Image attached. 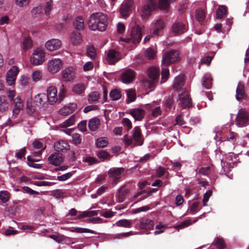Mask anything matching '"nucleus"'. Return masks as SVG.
Wrapping results in <instances>:
<instances>
[{
    "label": "nucleus",
    "mask_w": 249,
    "mask_h": 249,
    "mask_svg": "<svg viewBox=\"0 0 249 249\" xmlns=\"http://www.w3.org/2000/svg\"><path fill=\"white\" fill-rule=\"evenodd\" d=\"M97 156L99 159L104 160L109 158L110 154L106 151L102 150L98 153Z\"/></svg>",
    "instance_id": "nucleus-57"
},
{
    "label": "nucleus",
    "mask_w": 249,
    "mask_h": 249,
    "mask_svg": "<svg viewBox=\"0 0 249 249\" xmlns=\"http://www.w3.org/2000/svg\"><path fill=\"white\" fill-rule=\"evenodd\" d=\"M136 73L132 69H128L123 71L121 74V81L124 84H128L134 80Z\"/></svg>",
    "instance_id": "nucleus-11"
},
{
    "label": "nucleus",
    "mask_w": 249,
    "mask_h": 249,
    "mask_svg": "<svg viewBox=\"0 0 249 249\" xmlns=\"http://www.w3.org/2000/svg\"><path fill=\"white\" fill-rule=\"evenodd\" d=\"M74 28L77 31H83L85 28L84 19L82 16H78L73 21Z\"/></svg>",
    "instance_id": "nucleus-24"
},
{
    "label": "nucleus",
    "mask_w": 249,
    "mask_h": 249,
    "mask_svg": "<svg viewBox=\"0 0 249 249\" xmlns=\"http://www.w3.org/2000/svg\"><path fill=\"white\" fill-rule=\"evenodd\" d=\"M48 160L50 161L52 164L58 166L63 161L62 154L60 153L53 154L48 158Z\"/></svg>",
    "instance_id": "nucleus-18"
},
{
    "label": "nucleus",
    "mask_w": 249,
    "mask_h": 249,
    "mask_svg": "<svg viewBox=\"0 0 249 249\" xmlns=\"http://www.w3.org/2000/svg\"><path fill=\"white\" fill-rule=\"evenodd\" d=\"M72 175V174L71 172L67 173L61 176H57V179L59 181H65L69 179Z\"/></svg>",
    "instance_id": "nucleus-62"
},
{
    "label": "nucleus",
    "mask_w": 249,
    "mask_h": 249,
    "mask_svg": "<svg viewBox=\"0 0 249 249\" xmlns=\"http://www.w3.org/2000/svg\"><path fill=\"white\" fill-rule=\"evenodd\" d=\"M72 232H75L77 233H83V232H87V233H93L94 231L85 228H76L73 230H71Z\"/></svg>",
    "instance_id": "nucleus-54"
},
{
    "label": "nucleus",
    "mask_w": 249,
    "mask_h": 249,
    "mask_svg": "<svg viewBox=\"0 0 249 249\" xmlns=\"http://www.w3.org/2000/svg\"><path fill=\"white\" fill-rule=\"evenodd\" d=\"M130 114L136 121H141L144 117L145 111L141 108H133L130 110Z\"/></svg>",
    "instance_id": "nucleus-21"
},
{
    "label": "nucleus",
    "mask_w": 249,
    "mask_h": 249,
    "mask_svg": "<svg viewBox=\"0 0 249 249\" xmlns=\"http://www.w3.org/2000/svg\"><path fill=\"white\" fill-rule=\"evenodd\" d=\"M212 78L210 75H205L203 78L202 85L207 89H210L212 85Z\"/></svg>",
    "instance_id": "nucleus-37"
},
{
    "label": "nucleus",
    "mask_w": 249,
    "mask_h": 249,
    "mask_svg": "<svg viewBox=\"0 0 249 249\" xmlns=\"http://www.w3.org/2000/svg\"><path fill=\"white\" fill-rule=\"evenodd\" d=\"M184 84V80L183 76L179 75L175 78L173 88L175 90L178 91L182 88Z\"/></svg>",
    "instance_id": "nucleus-28"
},
{
    "label": "nucleus",
    "mask_w": 249,
    "mask_h": 249,
    "mask_svg": "<svg viewBox=\"0 0 249 249\" xmlns=\"http://www.w3.org/2000/svg\"><path fill=\"white\" fill-rule=\"evenodd\" d=\"M179 58V53L178 51L172 50L165 53L162 55V65L167 67L170 64L177 62Z\"/></svg>",
    "instance_id": "nucleus-3"
},
{
    "label": "nucleus",
    "mask_w": 249,
    "mask_h": 249,
    "mask_svg": "<svg viewBox=\"0 0 249 249\" xmlns=\"http://www.w3.org/2000/svg\"><path fill=\"white\" fill-rule=\"evenodd\" d=\"M62 67V62L59 58H53L49 60L48 63V71L52 73L57 72Z\"/></svg>",
    "instance_id": "nucleus-10"
},
{
    "label": "nucleus",
    "mask_w": 249,
    "mask_h": 249,
    "mask_svg": "<svg viewBox=\"0 0 249 249\" xmlns=\"http://www.w3.org/2000/svg\"><path fill=\"white\" fill-rule=\"evenodd\" d=\"M45 60V53L41 49H37L34 51L31 58V63L35 65H39Z\"/></svg>",
    "instance_id": "nucleus-7"
},
{
    "label": "nucleus",
    "mask_w": 249,
    "mask_h": 249,
    "mask_svg": "<svg viewBox=\"0 0 249 249\" xmlns=\"http://www.w3.org/2000/svg\"><path fill=\"white\" fill-rule=\"evenodd\" d=\"M129 193V190L128 189L124 188V186H122L117 191L116 195L117 201L119 203L124 202Z\"/></svg>",
    "instance_id": "nucleus-19"
},
{
    "label": "nucleus",
    "mask_w": 249,
    "mask_h": 249,
    "mask_svg": "<svg viewBox=\"0 0 249 249\" xmlns=\"http://www.w3.org/2000/svg\"><path fill=\"white\" fill-rule=\"evenodd\" d=\"M87 23L90 30L103 32L108 25V17L102 12H95L89 16Z\"/></svg>",
    "instance_id": "nucleus-1"
},
{
    "label": "nucleus",
    "mask_w": 249,
    "mask_h": 249,
    "mask_svg": "<svg viewBox=\"0 0 249 249\" xmlns=\"http://www.w3.org/2000/svg\"><path fill=\"white\" fill-rule=\"evenodd\" d=\"M109 96L112 100L117 101L121 98L122 94L119 90L113 89L111 90Z\"/></svg>",
    "instance_id": "nucleus-42"
},
{
    "label": "nucleus",
    "mask_w": 249,
    "mask_h": 249,
    "mask_svg": "<svg viewBox=\"0 0 249 249\" xmlns=\"http://www.w3.org/2000/svg\"><path fill=\"white\" fill-rule=\"evenodd\" d=\"M61 45V41L57 39L48 40V50L53 51L58 49Z\"/></svg>",
    "instance_id": "nucleus-25"
},
{
    "label": "nucleus",
    "mask_w": 249,
    "mask_h": 249,
    "mask_svg": "<svg viewBox=\"0 0 249 249\" xmlns=\"http://www.w3.org/2000/svg\"><path fill=\"white\" fill-rule=\"evenodd\" d=\"M126 93L128 100L127 101V103L133 102L135 100L136 95L134 90L132 89H128L126 91Z\"/></svg>",
    "instance_id": "nucleus-46"
},
{
    "label": "nucleus",
    "mask_w": 249,
    "mask_h": 249,
    "mask_svg": "<svg viewBox=\"0 0 249 249\" xmlns=\"http://www.w3.org/2000/svg\"><path fill=\"white\" fill-rule=\"evenodd\" d=\"M23 48L25 51L30 49L32 47V42L31 39L25 38L23 42Z\"/></svg>",
    "instance_id": "nucleus-52"
},
{
    "label": "nucleus",
    "mask_w": 249,
    "mask_h": 249,
    "mask_svg": "<svg viewBox=\"0 0 249 249\" xmlns=\"http://www.w3.org/2000/svg\"><path fill=\"white\" fill-rule=\"evenodd\" d=\"M31 0H16V4L19 7L27 6L30 3Z\"/></svg>",
    "instance_id": "nucleus-61"
},
{
    "label": "nucleus",
    "mask_w": 249,
    "mask_h": 249,
    "mask_svg": "<svg viewBox=\"0 0 249 249\" xmlns=\"http://www.w3.org/2000/svg\"><path fill=\"white\" fill-rule=\"evenodd\" d=\"M77 108V104L75 103L69 104L68 106H65L58 111L59 113L63 116H67L72 113Z\"/></svg>",
    "instance_id": "nucleus-14"
},
{
    "label": "nucleus",
    "mask_w": 249,
    "mask_h": 249,
    "mask_svg": "<svg viewBox=\"0 0 249 249\" xmlns=\"http://www.w3.org/2000/svg\"><path fill=\"white\" fill-rule=\"evenodd\" d=\"M75 76L74 69L72 67L66 68L62 72V78L65 82L72 81Z\"/></svg>",
    "instance_id": "nucleus-13"
},
{
    "label": "nucleus",
    "mask_w": 249,
    "mask_h": 249,
    "mask_svg": "<svg viewBox=\"0 0 249 249\" xmlns=\"http://www.w3.org/2000/svg\"><path fill=\"white\" fill-rule=\"evenodd\" d=\"M57 89L55 87L51 86L48 88V102L53 105L57 100Z\"/></svg>",
    "instance_id": "nucleus-15"
},
{
    "label": "nucleus",
    "mask_w": 249,
    "mask_h": 249,
    "mask_svg": "<svg viewBox=\"0 0 249 249\" xmlns=\"http://www.w3.org/2000/svg\"><path fill=\"white\" fill-rule=\"evenodd\" d=\"M97 214L98 212L96 211H85L77 216V219H81L84 217L97 215Z\"/></svg>",
    "instance_id": "nucleus-45"
},
{
    "label": "nucleus",
    "mask_w": 249,
    "mask_h": 249,
    "mask_svg": "<svg viewBox=\"0 0 249 249\" xmlns=\"http://www.w3.org/2000/svg\"><path fill=\"white\" fill-rule=\"evenodd\" d=\"M174 104V99L173 95L170 96L165 101V105L167 108L171 109Z\"/></svg>",
    "instance_id": "nucleus-55"
},
{
    "label": "nucleus",
    "mask_w": 249,
    "mask_h": 249,
    "mask_svg": "<svg viewBox=\"0 0 249 249\" xmlns=\"http://www.w3.org/2000/svg\"><path fill=\"white\" fill-rule=\"evenodd\" d=\"M236 124L239 127H244L249 124V115L243 108L239 109L235 119Z\"/></svg>",
    "instance_id": "nucleus-5"
},
{
    "label": "nucleus",
    "mask_w": 249,
    "mask_h": 249,
    "mask_svg": "<svg viewBox=\"0 0 249 249\" xmlns=\"http://www.w3.org/2000/svg\"><path fill=\"white\" fill-rule=\"evenodd\" d=\"M17 101L15 103V106L13 110V115L16 116L18 115L20 110L22 109L23 106L20 98L18 96L16 97Z\"/></svg>",
    "instance_id": "nucleus-27"
},
{
    "label": "nucleus",
    "mask_w": 249,
    "mask_h": 249,
    "mask_svg": "<svg viewBox=\"0 0 249 249\" xmlns=\"http://www.w3.org/2000/svg\"><path fill=\"white\" fill-rule=\"evenodd\" d=\"M206 17V13L201 8L197 9L196 11V20L201 23L203 22Z\"/></svg>",
    "instance_id": "nucleus-31"
},
{
    "label": "nucleus",
    "mask_w": 249,
    "mask_h": 249,
    "mask_svg": "<svg viewBox=\"0 0 249 249\" xmlns=\"http://www.w3.org/2000/svg\"><path fill=\"white\" fill-rule=\"evenodd\" d=\"M185 25L182 22H176L172 26V31L176 35H181L187 31Z\"/></svg>",
    "instance_id": "nucleus-16"
},
{
    "label": "nucleus",
    "mask_w": 249,
    "mask_h": 249,
    "mask_svg": "<svg viewBox=\"0 0 249 249\" xmlns=\"http://www.w3.org/2000/svg\"><path fill=\"white\" fill-rule=\"evenodd\" d=\"M42 76L41 72L38 71H34L32 75V79L34 82H37L41 80Z\"/></svg>",
    "instance_id": "nucleus-53"
},
{
    "label": "nucleus",
    "mask_w": 249,
    "mask_h": 249,
    "mask_svg": "<svg viewBox=\"0 0 249 249\" xmlns=\"http://www.w3.org/2000/svg\"><path fill=\"white\" fill-rule=\"evenodd\" d=\"M143 192H140L139 193H138L137 194H136L134 196V199H137V201H136L135 203H137V202L143 200L145 198H146L147 197L150 196L151 195V192H149L148 193L147 195H143Z\"/></svg>",
    "instance_id": "nucleus-50"
},
{
    "label": "nucleus",
    "mask_w": 249,
    "mask_h": 249,
    "mask_svg": "<svg viewBox=\"0 0 249 249\" xmlns=\"http://www.w3.org/2000/svg\"><path fill=\"white\" fill-rule=\"evenodd\" d=\"M133 140L138 143V145L143 144V140L142 139V132L139 126H135L133 134Z\"/></svg>",
    "instance_id": "nucleus-22"
},
{
    "label": "nucleus",
    "mask_w": 249,
    "mask_h": 249,
    "mask_svg": "<svg viewBox=\"0 0 249 249\" xmlns=\"http://www.w3.org/2000/svg\"><path fill=\"white\" fill-rule=\"evenodd\" d=\"M148 76L149 79L145 81V85L149 89L155 86L160 75L159 69L154 67L149 68L147 71Z\"/></svg>",
    "instance_id": "nucleus-2"
},
{
    "label": "nucleus",
    "mask_w": 249,
    "mask_h": 249,
    "mask_svg": "<svg viewBox=\"0 0 249 249\" xmlns=\"http://www.w3.org/2000/svg\"><path fill=\"white\" fill-rule=\"evenodd\" d=\"M214 243L218 249H224L226 248L224 241L220 238H216L214 240Z\"/></svg>",
    "instance_id": "nucleus-48"
},
{
    "label": "nucleus",
    "mask_w": 249,
    "mask_h": 249,
    "mask_svg": "<svg viewBox=\"0 0 249 249\" xmlns=\"http://www.w3.org/2000/svg\"><path fill=\"white\" fill-rule=\"evenodd\" d=\"M108 144V140L106 137H101L97 139L96 144L98 148H104Z\"/></svg>",
    "instance_id": "nucleus-41"
},
{
    "label": "nucleus",
    "mask_w": 249,
    "mask_h": 249,
    "mask_svg": "<svg viewBox=\"0 0 249 249\" xmlns=\"http://www.w3.org/2000/svg\"><path fill=\"white\" fill-rule=\"evenodd\" d=\"M25 153H26V150H25V148L21 149L16 152L15 157L18 159L21 160L22 159V158H23L24 159H25L24 156L25 155Z\"/></svg>",
    "instance_id": "nucleus-60"
},
{
    "label": "nucleus",
    "mask_w": 249,
    "mask_h": 249,
    "mask_svg": "<svg viewBox=\"0 0 249 249\" xmlns=\"http://www.w3.org/2000/svg\"><path fill=\"white\" fill-rule=\"evenodd\" d=\"M33 146L35 148L39 150H44L46 146L38 140H35L33 143Z\"/></svg>",
    "instance_id": "nucleus-56"
},
{
    "label": "nucleus",
    "mask_w": 249,
    "mask_h": 249,
    "mask_svg": "<svg viewBox=\"0 0 249 249\" xmlns=\"http://www.w3.org/2000/svg\"><path fill=\"white\" fill-rule=\"evenodd\" d=\"M236 99L238 101H240L247 97V94L245 91V87L241 82L239 83L236 90Z\"/></svg>",
    "instance_id": "nucleus-23"
},
{
    "label": "nucleus",
    "mask_w": 249,
    "mask_h": 249,
    "mask_svg": "<svg viewBox=\"0 0 249 249\" xmlns=\"http://www.w3.org/2000/svg\"><path fill=\"white\" fill-rule=\"evenodd\" d=\"M100 98V94L97 91H92L88 96V100L89 103L96 102Z\"/></svg>",
    "instance_id": "nucleus-34"
},
{
    "label": "nucleus",
    "mask_w": 249,
    "mask_h": 249,
    "mask_svg": "<svg viewBox=\"0 0 249 249\" xmlns=\"http://www.w3.org/2000/svg\"><path fill=\"white\" fill-rule=\"evenodd\" d=\"M156 51L151 48L146 50L144 53L145 56L148 59H153L156 56Z\"/></svg>",
    "instance_id": "nucleus-44"
},
{
    "label": "nucleus",
    "mask_w": 249,
    "mask_h": 249,
    "mask_svg": "<svg viewBox=\"0 0 249 249\" xmlns=\"http://www.w3.org/2000/svg\"><path fill=\"white\" fill-rule=\"evenodd\" d=\"M75 120V116L74 115H71L70 118L65 121L60 125V126L62 128H67V127L71 126L74 124Z\"/></svg>",
    "instance_id": "nucleus-38"
},
{
    "label": "nucleus",
    "mask_w": 249,
    "mask_h": 249,
    "mask_svg": "<svg viewBox=\"0 0 249 249\" xmlns=\"http://www.w3.org/2000/svg\"><path fill=\"white\" fill-rule=\"evenodd\" d=\"M169 75V71L167 68H162L161 72V78L164 81H166Z\"/></svg>",
    "instance_id": "nucleus-58"
},
{
    "label": "nucleus",
    "mask_w": 249,
    "mask_h": 249,
    "mask_svg": "<svg viewBox=\"0 0 249 249\" xmlns=\"http://www.w3.org/2000/svg\"><path fill=\"white\" fill-rule=\"evenodd\" d=\"M228 8L225 5H220L216 11V16L218 18H222L227 14Z\"/></svg>",
    "instance_id": "nucleus-32"
},
{
    "label": "nucleus",
    "mask_w": 249,
    "mask_h": 249,
    "mask_svg": "<svg viewBox=\"0 0 249 249\" xmlns=\"http://www.w3.org/2000/svg\"><path fill=\"white\" fill-rule=\"evenodd\" d=\"M178 105L184 108L192 107V100L188 92L186 90H184L178 94Z\"/></svg>",
    "instance_id": "nucleus-6"
},
{
    "label": "nucleus",
    "mask_w": 249,
    "mask_h": 249,
    "mask_svg": "<svg viewBox=\"0 0 249 249\" xmlns=\"http://www.w3.org/2000/svg\"><path fill=\"white\" fill-rule=\"evenodd\" d=\"M132 4L131 1H125L120 7V13L122 16L128 17L132 9Z\"/></svg>",
    "instance_id": "nucleus-20"
},
{
    "label": "nucleus",
    "mask_w": 249,
    "mask_h": 249,
    "mask_svg": "<svg viewBox=\"0 0 249 249\" xmlns=\"http://www.w3.org/2000/svg\"><path fill=\"white\" fill-rule=\"evenodd\" d=\"M122 58L121 53L114 49L108 50L106 57V60L109 65H114Z\"/></svg>",
    "instance_id": "nucleus-8"
},
{
    "label": "nucleus",
    "mask_w": 249,
    "mask_h": 249,
    "mask_svg": "<svg viewBox=\"0 0 249 249\" xmlns=\"http://www.w3.org/2000/svg\"><path fill=\"white\" fill-rule=\"evenodd\" d=\"M18 71V68L16 66H13L7 71L6 74V83L9 86H12L15 84Z\"/></svg>",
    "instance_id": "nucleus-12"
},
{
    "label": "nucleus",
    "mask_w": 249,
    "mask_h": 249,
    "mask_svg": "<svg viewBox=\"0 0 249 249\" xmlns=\"http://www.w3.org/2000/svg\"><path fill=\"white\" fill-rule=\"evenodd\" d=\"M7 96L10 100L13 101L14 103L16 102V98L15 99L16 96V92L15 90H8L7 91Z\"/></svg>",
    "instance_id": "nucleus-64"
},
{
    "label": "nucleus",
    "mask_w": 249,
    "mask_h": 249,
    "mask_svg": "<svg viewBox=\"0 0 249 249\" xmlns=\"http://www.w3.org/2000/svg\"><path fill=\"white\" fill-rule=\"evenodd\" d=\"M72 143L74 144H75L76 145H78L81 144V142H82V138L79 134L76 133H73L72 135Z\"/></svg>",
    "instance_id": "nucleus-51"
},
{
    "label": "nucleus",
    "mask_w": 249,
    "mask_h": 249,
    "mask_svg": "<svg viewBox=\"0 0 249 249\" xmlns=\"http://www.w3.org/2000/svg\"><path fill=\"white\" fill-rule=\"evenodd\" d=\"M159 6L160 9L167 11L170 6V2L168 0H159Z\"/></svg>",
    "instance_id": "nucleus-47"
},
{
    "label": "nucleus",
    "mask_w": 249,
    "mask_h": 249,
    "mask_svg": "<svg viewBox=\"0 0 249 249\" xmlns=\"http://www.w3.org/2000/svg\"><path fill=\"white\" fill-rule=\"evenodd\" d=\"M124 171L123 168H113L109 170V174L112 177H120V175Z\"/></svg>",
    "instance_id": "nucleus-39"
},
{
    "label": "nucleus",
    "mask_w": 249,
    "mask_h": 249,
    "mask_svg": "<svg viewBox=\"0 0 249 249\" xmlns=\"http://www.w3.org/2000/svg\"><path fill=\"white\" fill-rule=\"evenodd\" d=\"M10 194L7 191L5 190L0 191V201L6 203L9 201L10 199Z\"/></svg>",
    "instance_id": "nucleus-40"
},
{
    "label": "nucleus",
    "mask_w": 249,
    "mask_h": 249,
    "mask_svg": "<svg viewBox=\"0 0 249 249\" xmlns=\"http://www.w3.org/2000/svg\"><path fill=\"white\" fill-rule=\"evenodd\" d=\"M71 40L73 45H79L82 41L81 33L79 32H73L71 36Z\"/></svg>",
    "instance_id": "nucleus-29"
},
{
    "label": "nucleus",
    "mask_w": 249,
    "mask_h": 249,
    "mask_svg": "<svg viewBox=\"0 0 249 249\" xmlns=\"http://www.w3.org/2000/svg\"><path fill=\"white\" fill-rule=\"evenodd\" d=\"M157 7L156 0H148L146 4L143 6L142 9V16L143 18H147L151 12L155 10Z\"/></svg>",
    "instance_id": "nucleus-9"
},
{
    "label": "nucleus",
    "mask_w": 249,
    "mask_h": 249,
    "mask_svg": "<svg viewBox=\"0 0 249 249\" xmlns=\"http://www.w3.org/2000/svg\"><path fill=\"white\" fill-rule=\"evenodd\" d=\"M154 226V221L152 220L146 218L141 220L139 227L142 230L147 231L153 230Z\"/></svg>",
    "instance_id": "nucleus-17"
},
{
    "label": "nucleus",
    "mask_w": 249,
    "mask_h": 249,
    "mask_svg": "<svg viewBox=\"0 0 249 249\" xmlns=\"http://www.w3.org/2000/svg\"><path fill=\"white\" fill-rule=\"evenodd\" d=\"M22 189L23 193L29 194L30 195L39 194V193L38 192L34 191L27 186L23 187Z\"/></svg>",
    "instance_id": "nucleus-59"
},
{
    "label": "nucleus",
    "mask_w": 249,
    "mask_h": 249,
    "mask_svg": "<svg viewBox=\"0 0 249 249\" xmlns=\"http://www.w3.org/2000/svg\"><path fill=\"white\" fill-rule=\"evenodd\" d=\"M9 104L6 101L5 97L0 96V112L3 113L8 109Z\"/></svg>",
    "instance_id": "nucleus-35"
},
{
    "label": "nucleus",
    "mask_w": 249,
    "mask_h": 249,
    "mask_svg": "<svg viewBox=\"0 0 249 249\" xmlns=\"http://www.w3.org/2000/svg\"><path fill=\"white\" fill-rule=\"evenodd\" d=\"M100 124V120L97 118H93L91 119L88 124V127L90 130L94 131L96 130Z\"/></svg>",
    "instance_id": "nucleus-30"
},
{
    "label": "nucleus",
    "mask_w": 249,
    "mask_h": 249,
    "mask_svg": "<svg viewBox=\"0 0 249 249\" xmlns=\"http://www.w3.org/2000/svg\"><path fill=\"white\" fill-rule=\"evenodd\" d=\"M142 31L140 26L136 25L131 30L130 38H125L123 40L126 43L131 41L133 44L139 43L142 40Z\"/></svg>",
    "instance_id": "nucleus-4"
},
{
    "label": "nucleus",
    "mask_w": 249,
    "mask_h": 249,
    "mask_svg": "<svg viewBox=\"0 0 249 249\" xmlns=\"http://www.w3.org/2000/svg\"><path fill=\"white\" fill-rule=\"evenodd\" d=\"M87 55L90 57L91 59H94L96 56V53L95 48L93 46H90L87 49Z\"/></svg>",
    "instance_id": "nucleus-49"
},
{
    "label": "nucleus",
    "mask_w": 249,
    "mask_h": 249,
    "mask_svg": "<svg viewBox=\"0 0 249 249\" xmlns=\"http://www.w3.org/2000/svg\"><path fill=\"white\" fill-rule=\"evenodd\" d=\"M212 194V191L211 190H208L205 193L203 198V203L204 206L206 205L207 202L208 201L209 198L211 196Z\"/></svg>",
    "instance_id": "nucleus-63"
},
{
    "label": "nucleus",
    "mask_w": 249,
    "mask_h": 249,
    "mask_svg": "<svg viewBox=\"0 0 249 249\" xmlns=\"http://www.w3.org/2000/svg\"><path fill=\"white\" fill-rule=\"evenodd\" d=\"M85 89L86 88L84 84L79 83L73 86L72 91L75 94L80 95L84 92Z\"/></svg>",
    "instance_id": "nucleus-36"
},
{
    "label": "nucleus",
    "mask_w": 249,
    "mask_h": 249,
    "mask_svg": "<svg viewBox=\"0 0 249 249\" xmlns=\"http://www.w3.org/2000/svg\"><path fill=\"white\" fill-rule=\"evenodd\" d=\"M54 147L55 150L61 151L67 150L69 149V144L65 141H60L56 142L54 144Z\"/></svg>",
    "instance_id": "nucleus-26"
},
{
    "label": "nucleus",
    "mask_w": 249,
    "mask_h": 249,
    "mask_svg": "<svg viewBox=\"0 0 249 249\" xmlns=\"http://www.w3.org/2000/svg\"><path fill=\"white\" fill-rule=\"evenodd\" d=\"M46 99L47 96L46 94L44 93H40L35 96V102L37 106H40L45 104Z\"/></svg>",
    "instance_id": "nucleus-33"
},
{
    "label": "nucleus",
    "mask_w": 249,
    "mask_h": 249,
    "mask_svg": "<svg viewBox=\"0 0 249 249\" xmlns=\"http://www.w3.org/2000/svg\"><path fill=\"white\" fill-rule=\"evenodd\" d=\"M116 225L118 227L129 228L131 227L132 222L127 219H121L116 222Z\"/></svg>",
    "instance_id": "nucleus-43"
}]
</instances>
